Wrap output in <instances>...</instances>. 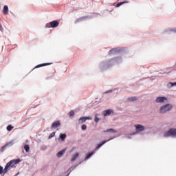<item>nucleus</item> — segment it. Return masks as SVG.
I'll list each match as a JSON object with an SVG mask.
<instances>
[{
    "instance_id": "9",
    "label": "nucleus",
    "mask_w": 176,
    "mask_h": 176,
    "mask_svg": "<svg viewBox=\"0 0 176 176\" xmlns=\"http://www.w3.org/2000/svg\"><path fill=\"white\" fill-rule=\"evenodd\" d=\"M156 102H164V101H167V98L166 97H158L156 99Z\"/></svg>"
},
{
    "instance_id": "14",
    "label": "nucleus",
    "mask_w": 176,
    "mask_h": 176,
    "mask_svg": "<svg viewBox=\"0 0 176 176\" xmlns=\"http://www.w3.org/2000/svg\"><path fill=\"white\" fill-rule=\"evenodd\" d=\"M59 138L61 140L62 142L65 141V139L67 138V134L65 133L60 134L59 136Z\"/></svg>"
},
{
    "instance_id": "23",
    "label": "nucleus",
    "mask_w": 176,
    "mask_h": 176,
    "mask_svg": "<svg viewBox=\"0 0 176 176\" xmlns=\"http://www.w3.org/2000/svg\"><path fill=\"white\" fill-rule=\"evenodd\" d=\"M7 130L8 131H12V130H13V126H12V125H8L7 126Z\"/></svg>"
},
{
    "instance_id": "21",
    "label": "nucleus",
    "mask_w": 176,
    "mask_h": 176,
    "mask_svg": "<svg viewBox=\"0 0 176 176\" xmlns=\"http://www.w3.org/2000/svg\"><path fill=\"white\" fill-rule=\"evenodd\" d=\"M24 149L25 152H30V146L28 144H25L24 146Z\"/></svg>"
},
{
    "instance_id": "10",
    "label": "nucleus",
    "mask_w": 176,
    "mask_h": 176,
    "mask_svg": "<svg viewBox=\"0 0 176 176\" xmlns=\"http://www.w3.org/2000/svg\"><path fill=\"white\" fill-rule=\"evenodd\" d=\"M60 126L61 123H60V121H56L52 124V129H57V127H60Z\"/></svg>"
},
{
    "instance_id": "22",
    "label": "nucleus",
    "mask_w": 176,
    "mask_h": 176,
    "mask_svg": "<svg viewBox=\"0 0 176 176\" xmlns=\"http://www.w3.org/2000/svg\"><path fill=\"white\" fill-rule=\"evenodd\" d=\"M69 116L72 117V116H75V111H74V110H72L69 113Z\"/></svg>"
},
{
    "instance_id": "18",
    "label": "nucleus",
    "mask_w": 176,
    "mask_h": 176,
    "mask_svg": "<svg viewBox=\"0 0 176 176\" xmlns=\"http://www.w3.org/2000/svg\"><path fill=\"white\" fill-rule=\"evenodd\" d=\"M127 1H124V2H120L118 3H117V5L116 6V8H119L120 6H122V5H124V3H127Z\"/></svg>"
},
{
    "instance_id": "2",
    "label": "nucleus",
    "mask_w": 176,
    "mask_h": 176,
    "mask_svg": "<svg viewBox=\"0 0 176 176\" xmlns=\"http://www.w3.org/2000/svg\"><path fill=\"white\" fill-rule=\"evenodd\" d=\"M108 141H111V139L104 140V141L102 142V143L98 144V146L96 147L95 149L91 153L87 154V155L85 157V160L89 159L90 157L93 156V155H94V153H96V151H98V149H100V148H101V146H102V145H104V144H107V142H108Z\"/></svg>"
},
{
    "instance_id": "4",
    "label": "nucleus",
    "mask_w": 176,
    "mask_h": 176,
    "mask_svg": "<svg viewBox=\"0 0 176 176\" xmlns=\"http://www.w3.org/2000/svg\"><path fill=\"white\" fill-rule=\"evenodd\" d=\"M60 25V23L57 21H53L49 23L46 24V28H56L58 25Z\"/></svg>"
},
{
    "instance_id": "26",
    "label": "nucleus",
    "mask_w": 176,
    "mask_h": 176,
    "mask_svg": "<svg viewBox=\"0 0 176 176\" xmlns=\"http://www.w3.org/2000/svg\"><path fill=\"white\" fill-rule=\"evenodd\" d=\"M128 100L129 101H137V98L131 97V98H129Z\"/></svg>"
},
{
    "instance_id": "29",
    "label": "nucleus",
    "mask_w": 176,
    "mask_h": 176,
    "mask_svg": "<svg viewBox=\"0 0 176 176\" xmlns=\"http://www.w3.org/2000/svg\"><path fill=\"white\" fill-rule=\"evenodd\" d=\"M115 52V50H111L109 52V54H112V52Z\"/></svg>"
},
{
    "instance_id": "3",
    "label": "nucleus",
    "mask_w": 176,
    "mask_h": 176,
    "mask_svg": "<svg viewBox=\"0 0 176 176\" xmlns=\"http://www.w3.org/2000/svg\"><path fill=\"white\" fill-rule=\"evenodd\" d=\"M172 108H173V106H171V104H166L160 107V113H166V112H168V111L171 110Z\"/></svg>"
},
{
    "instance_id": "6",
    "label": "nucleus",
    "mask_w": 176,
    "mask_h": 176,
    "mask_svg": "<svg viewBox=\"0 0 176 176\" xmlns=\"http://www.w3.org/2000/svg\"><path fill=\"white\" fill-rule=\"evenodd\" d=\"M86 120H91V116H87V117H81L79 118L78 122L82 124V123H85Z\"/></svg>"
},
{
    "instance_id": "28",
    "label": "nucleus",
    "mask_w": 176,
    "mask_h": 176,
    "mask_svg": "<svg viewBox=\"0 0 176 176\" xmlns=\"http://www.w3.org/2000/svg\"><path fill=\"white\" fill-rule=\"evenodd\" d=\"M81 129L82 130H86V129H87V126H86V124H82Z\"/></svg>"
},
{
    "instance_id": "17",
    "label": "nucleus",
    "mask_w": 176,
    "mask_h": 176,
    "mask_svg": "<svg viewBox=\"0 0 176 176\" xmlns=\"http://www.w3.org/2000/svg\"><path fill=\"white\" fill-rule=\"evenodd\" d=\"M51 64L52 63H49L40 64V65L36 66V68H40V67H46V65H51Z\"/></svg>"
},
{
    "instance_id": "30",
    "label": "nucleus",
    "mask_w": 176,
    "mask_h": 176,
    "mask_svg": "<svg viewBox=\"0 0 176 176\" xmlns=\"http://www.w3.org/2000/svg\"><path fill=\"white\" fill-rule=\"evenodd\" d=\"M105 93H106V94L112 93V90H109V91H106Z\"/></svg>"
},
{
    "instance_id": "19",
    "label": "nucleus",
    "mask_w": 176,
    "mask_h": 176,
    "mask_svg": "<svg viewBox=\"0 0 176 176\" xmlns=\"http://www.w3.org/2000/svg\"><path fill=\"white\" fill-rule=\"evenodd\" d=\"M104 133H117V131H115L114 129H107V131H104Z\"/></svg>"
},
{
    "instance_id": "20",
    "label": "nucleus",
    "mask_w": 176,
    "mask_h": 176,
    "mask_svg": "<svg viewBox=\"0 0 176 176\" xmlns=\"http://www.w3.org/2000/svg\"><path fill=\"white\" fill-rule=\"evenodd\" d=\"M8 172H5V168L0 166V174H6Z\"/></svg>"
},
{
    "instance_id": "15",
    "label": "nucleus",
    "mask_w": 176,
    "mask_h": 176,
    "mask_svg": "<svg viewBox=\"0 0 176 176\" xmlns=\"http://www.w3.org/2000/svg\"><path fill=\"white\" fill-rule=\"evenodd\" d=\"M78 157H79V153H76V154H74V155H73L71 162H75V160L78 159Z\"/></svg>"
},
{
    "instance_id": "16",
    "label": "nucleus",
    "mask_w": 176,
    "mask_h": 176,
    "mask_svg": "<svg viewBox=\"0 0 176 176\" xmlns=\"http://www.w3.org/2000/svg\"><path fill=\"white\" fill-rule=\"evenodd\" d=\"M113 63H116V58H112V59H111V60L109 61L108 67H110V65H112V64H113Z\"/></svg>"
},
{
    "instance_id": "32",
    "label": "nucleus",
    "mask_w": 176,
    "mask_h": 176,
    "mask_svg": "<svg viewBox=\"0 0 176 176\" xmlns=\"http://www.w3.org/2000/svg\"><path fill=\"white\" fill-rule=\"evenodd\" d=\"M0 27H2V25H0Z\"/></svg>"
},
{
    "instance_id": "8",
    "label": "nucleus",
    "mask_w": 176,
    "mask_h": 176,
    "mask_svg": "<svg viewBox=\"0 0 176 176\" xmlns=\"http://www.w3.org/2000/svg\"><path fill=\"white\" fill-rule=\"evenodd\" d=\"M135 127L136 129V131H144L145 130V126L141 124H136L135 125Z\"/></svg>"
},
{
    "instance_id": "31",
    "label": "nucleus",
    "mask_w": 176,
    "mask_h": 176,
    "mask_svg": "<svg viewBox=\"0 0 176 176\" xmlns=\"http://www.w3.org/2000/svg\"><path fill=\"white\" fill-rule=\"evenodd\" d=\"M172 31H173V32H176V28H174V29H173Z\"/></svg>"
},
{
    "instance_id": "25",
    "label": "nucleus",
    "mask_w": 176,
    "mask_h": 176,
    "mask_svg": "<svg viewBox=\"0 0 176 176\" xmlns=\"http://www.w3.org/2000/svg\"><path fill=\"white\" fill-rule=\"evenodd\" d=\"M168 86H169V87H173V86H176V82H169Z\"/></svg>"
},
{
    "instance_id": "13",
    "label": "nucleus",
    "mask_w": 176,
    "mask_h": 176,
    "mask_svg": "<svg viewBox=\"0 0 176 176\" xmlns=\"http://www.w3.org/2000/svg\"><path fill=\"white\" fill-rule=\"evenodd\" d=\"M3 13V14H8V13H9V7H8V6H4Z\"/></svg>"
},
{
    "instance_id": "1",
    "label": "nucleus",
    "mask_w": 176,
    "mask_h": 176,
    "mask_svg": "<svg viewBox=\"0 0 176 176\" xmlns=\"http://www.w3.org/2000/svg\"><path fill=\"white\" fill-rule=\"evenodd\" d=\"M20 162H21L20 159L12 160L10 161L8 163L6 164L5 166L4 173H8V171H9L10 168L14 167V166H16V164H18V163H20Z\"/></svg>"
},
{
    "instance_id": "11",
    "label": "nucleus",
    "mask_w": 176,
    "mask_h": 176,
    "mask_svg": "<svg viewBox=\"0 0 176 176\" xmlns=\"http://www.w3.org/2000/svg\"><path fill=\"white\" fill-rule=\"evenodd\" d=\"M113 111L111 109H108V110H104L103 111V115L104 116H109V115H111V113H112Z\"/></svg>"
},
{
    "instance_id": "12",
    "label": "nucleus",
    "mask_w": 176,
    "mask_h": 176,
    "mask_svg": "<svg viewBox=\"0 0 176 176\" xmlns=\"http://www.w3.org/2000/svg\"><path fill=\"white\" fill-rule=\"evenodd\" d=\"M65 151H67L66 148L59 151L58 153H57V157H61L63 156V155H64L65 153Z\"/></svg>"
},
{
    "instance_id": "5",
    "label": "nucleus",
    "mask_w": 176,
    "mask_h": 176,
    "mask_svg": "<svg viewBox=\"0 0 176 176\" xmlns=\"http://www.w3.org/2000/svg\"><path fill=\"white\" fill-rule=\"evenodd\" d=\"M176 137V129H170L168 132L164 133V137Z\"/></svg>"
},
{
    "instance_id": "7",
    "label": "nucleus",
    "mask_w": 176,
    "mask_h": 176,
    "mask_svg": "<svg viewBox=\"0 0 176 176\" xmlns=\"http://www.w3.org/2000/svg\"><path fill=\"white\" fill-rule=\"evenodd\" d=\"M13 145V142L12 141H10V142H7L4 146H3L1 149V152H5V150L9 147V146H12Z\"/></svg>"
},
{
    "instance_id": "27",
    "label": "nucleus",
    "mask_w": 176,
    "mask_h": 176,
    "mask_svg": "<svg viewBox=\"0 0 176 176\" xmlns=\"http://www.w3.org/2000/svg\"><path fill=\"white\" fill-rule=\"evenodd\" d=\"M97 116H98V114H96L94 121H95L96 123H98V122H100V118H98V117H97Z\"/></svg>"
},
{
    "instance_id": "24",
    "label": "nucleus",
    "mask_w": 176,
    "mask_h": 176,
    "mask_svg": "<svg viewBox=\"0 0 176 176\" xmlns=\"http://www.w3.org/2000/svg\"><path fill=\"white\" fill-rule=\"evenodd\" d=\"M54 135H56V132H52L48 137L49 139L50 138H53V137H54Z\"/></svg>"
}]
</instances>
